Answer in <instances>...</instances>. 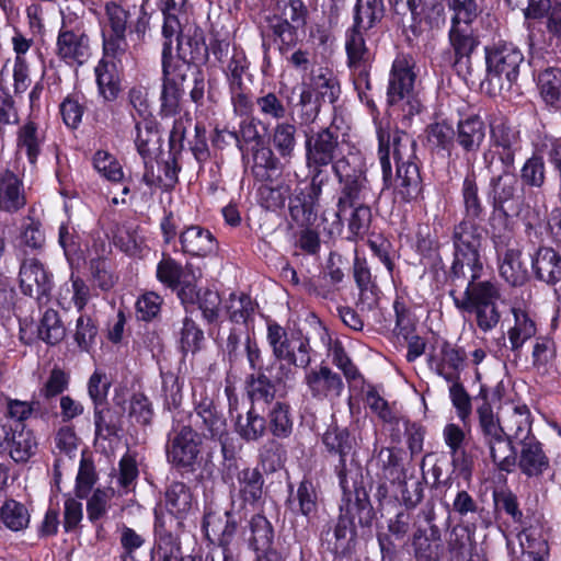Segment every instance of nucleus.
Listing matches in <instances>:
<instances>
[{
  "mask_svg": "<svg viewBox=\"0 0 561 561\" xmlns=\"http://www.w3.org/2000/svg\"><path fill=\"white\" fill-rule=\"evenodd\" d=\"M270 430L274 436L287 437L293 430V422L289 417V408L286 404L276 402L268 414Z\"/></svg>",
  "mask_w": 561,
  "mask_h": 561,
  "instance_id": "338daca9",
  "label": "nucleus"
},
{
  "mask_svg": "<svg viewBox=\"0 0 561 561\" xmlns=\"http://www.w3.org/2000/svg\"><path fill=\"white\" fill-rule=\"evenodd\" d=\"M517 538L522 557L548 556V543L536 529H524L517 535Z\"/></svg>",
  "mask_w": 561,
  "mask_h": 561,
  "instance_id": "0e129e2a",
  "label": "nucleus"
},
{
  "mask_svg": "<svg viewBox=\"0 0 561 561\" xmlns=\"http://www.w3.org/2000/svg\"><path fill=\"white\" fill-rule=\"evenodd\" d=\"M203 529L211 542L222 549L224 561H237L234 538L238 523L229 511H213L204 516Z\"/></svg>",
  "mask_w": 561,
  "mask_h": 561,
  "instance_id": "2eb2a0df",
  "label": "nucleus"
},
{
  "mask_svg": "<svg viewBox=\"0 0 561 561\" xmlns=\"http://www.w3.org/2000/svg\"><path fill=\"white\" fill-rule=\"evenodd\" d=\"M250 537L249 543L255 551H265L272 549L274 540V529L268 519L256 514L249 522Z\"/></svg>",
  "mask_w": 561,
  "mask_h": 561,
  "instance_id": "c03bdc74",
  "label": "nucleus"
},
{
  "mask_svg": "<svg viewBox=\"0 0 561 561\" xmlns=\"http://www.w3.org/2000/svg\"><path fill=\"white\" fill-rule=\"evenodd\" d=\"M135 145L141 157L151 154L159 147V134L151 121L144 118L136 123Z\"/></svg>",
  "mask_w": 561,
  "mask_h": 561,
  "instance_id": "5fc2aeb1",
  "label": "nucleus"
},
{
  "mask_svg": "<svg viewBox=\"0 0 561 561\" xmlns=\"http://www.w3.org/2000/svg\"><path fill=\"white\" fill-rule=\"evenodd\" d=\"M168 448L169 460L178 466L187 468L194 465L199 454L201 440L191 425L182 424V420L175 419Z\"/></svg>",
  "mask_w": 561,
  "mask_h": 561,
  "instance_id": "dca6fc26",
  "label": "nucleus"
},
{
  "mask_svg": "<svg viewBox=\"0 0 561 561\" xmlns=\"http://www.w3.org/2000/svg\"><path fill=\"white\" fill-rule=\"evenodd\" d=\"M477 413L479 416V426L483 436V443L506 435V432H504V424L501 425L488 402H484L477 409Z\"/></svg>",
  "mask_w": 561,
  "mask_h": 561,
  "instance_id": "6e6d98bb",
  "label": "nucleus"
},
{
  "mask_svg": "<svg viewBox=\"0 0 561 561\" xmlns=\"http://www.w3.org/2000/svg\"><path fill=\"white\" fill-rule=\"evenodd\" d=\"M465 355L461 351L449 344L443 345L439 356L431 360V367L447 382L459 380V373L462 368Z\"/></svg>",
  "mask_w": 561,
  "mask_h": 561,
  "instance_id": "c9c22d12",
  "label": "nucleus"
},
{
  "mask_svg": "<svg viewBox=\"0 0 561 561\" xmlns=\"http://www.w3.org/2000/svg\"><path fill=\"white\" fill-rule=\"evenodd\" d=\"M93 165L94 169L108 181L119 182L124 179L121 163L107 151H96L93 157Z\"/></svg>",
  "mask_w": 561,
  "mask_h": 561,
  "instance_id": "052dcab7",
  "label": "nucleus"
},
{
  "mask_svg": "<svg viewBox=\"0 0 561 561\" xmlns=\"http://www.w3.org/2000/svg\"><path fill=\"white\" fill-rule=\"evenodd\" d=\"M393 190L403 202H410L417 197L421 192V176L414 161L397 164Z\"/></svg>",
  "mask_w": 561,
  "mask_h": 561,
  "instance_id": "72a5a7b5",
  "label": "nucleus"
},
{
  "mask_svg": "<svg viewBox=\"0 0 561 561\" xmlns=\"http://www.w3.org/2000/svg\"><path fill=\"white\" fill-rule=\"evenodd\" d=\"M377 463L383 471V478L391 481H400L403 470L400 459L392 448H381L377 456Z\"/></svg>",
  "mask_w": 561,
  "mask_h": 561,
  "instance_id": "774afa93",
  "label": "nucleus"
},
{
  "mask_svg": "<svg viewBox=\"0 0 561 561\" xmlns=\"http://www.w3.org/2000/svg\"><path fill=\"white\" fill-rule=\"evenodd\" d=\"M414 60L407 55H398L392 62L387 89L388 103L398 106L405 116L421 111L422 104L414 91Z\"/></svg>",
  "mask_w": 561,
  "mask_h": 561,
  "instance_id": "0eeeda50",
  "label": "nucleus"
},
{
  "mask_svg": "<svg viewBox=\"0 0 561 561\" xmlns=\"http://www.w3.org/2000/svg\"><path fill=\"white\" fill-rule=\"evenodd\" d=\"M308 168L310 172V184L308 194L302 198H296L290 205V215L293 219L301 226L310 225L314 221L317 214L316 207L322 194V188L329 183L330 175L323 169Z\"/></svg>",
  "mask_w": 561,
  "mask_h": 561,
  "instance_id": "a211bd4d",
  "label": "nucleus"
},
{
  "mask_svg": "<svg viewBox=\"0 0 561 561\" xmlns=\"http://www.w3.org/2000/svg\"><path fill=\"white\" fill-rule=\"evenodd\" d=\"M194 497L187 485L173 482L164 494V507L176 519L186 517L194 508Z\"/></svg>",
  "mask_w": 561,
  "mask_h": 561,
  "instance_id": "e433bc0d",
  "label": "nucleus"
},
{
  "mask_svg": "<svg viewBox=\"0 0 561 561\" xmlns=\"http://www.w3.org/2000/svg\"><path fill=\"white\" fill-rule=\"evenodd\" d=\"M56 55L67 65L81 66L90 56V39L75 13L62 14Z\"/></svg>",
  "mask_w": 561,
  "mask_h": 561,
  "instance_id": "6e6552de",
  "label": "nucleus"
},
{
  "mask_svg": "<svg viewBox=\"0 0 561 561\" xmlns=\"http://www.w3.org/2000/svg\"><path fill=\"white\" fill-rule=\"evenodd\" d=\"M267 343L276 359L287 360L294 367L307 368L311 364L309 340L300 335L288 336L276 322L267 323Z\"/></svg>",
  "mask_w": 561,
  "mask_h": 561,
  "instance_id": "9d476101",
  "label": "nucleus"
},
{
  "mask_svg": "<svg viewBox=\"0 0 561 561\" xmlns=\"http://www.w3.org/2000/svg\"><path fill=\"white\" fill-rule=\"evenodd\" d=\"M520 150L519 131L504 118L494 119L490 124V145L482 154L486 170L491 174L499 170H513L515 157Z\"/></svg>",
  "mask_w": 561,
  "mask_h": 561,
  "instance_id": "423d86ee",
  "label": "nucleus"
},
{
  "mask_svg": "<svg viewBox=\"0 0 561 561\" xmlns=\"http://www.w3.org/2000/svg\"><path fill=\"white\" fill-rule=\"evenodd\" d=\"M65 335L66 328L58 312L54 309H47L38 327V336L47 344L56 345L62 341Z\"/></svg>",
  "mask_w": 561,
  "mask_h": 561,
  "instance_id": "3c124183",
  "label": "nucleus"
},
{
  "mask_svg": "<svg viewBox=\"0 0 561 561\" xmlns=\"http://www.w3.org/2000/svg\"><path fill=\"white\" fill-rule=\"evenodd\" d=\"M34 432L25 424H13L0 419V454H7L15 463H25L37 451Z\"/></svg>",
  "mask_w": 561,
  "mask_h": 561,
  "instance_id": "f8f14e48",
  "label": "nucleus"
},
{
  "mask_svg": "<svg viewBox=\"0 0 561 561\" xmlns=\"http://www.w3.org/2000/svg\"><path fill=\"white\" fill-rule=\"evenodd\" d=\"M228 318L236 323H245L254 312V304L248 295L230 294L226 305Z\"/></svg>",
  "mask_w": 561,
  "mask_h": 561,
  "instance_id": "13d9d810",
  "label": "nucleus"
},
{
  "mask_svg": "<svg viewBox=\"0 0 561 561\" xmlns=\"http://www.w3.org/2000/svg\"><path fill=\"white\" fill-rule=\"evenodd\" d=\"M264 479L256 468H243L237 471L231 489L244 503L255 504L263 496Z\"/></svg>",
  "mask_w": 561,
  "mask_h": 561,
  "instance_id": "cd10ccee",
  "label": "nucleus"
},
{
  "mask_svg": "<svg viewBox=\"0 0 561 561\" xmlns=\"http://www.w3.org/2000/svg\"><path fill=\"white\" fill-rule=\"evenodd\" d=\"M363 28L353 26L346 35L345 47L352 67H359L368 58V49L363 37Z\"/></svg>",
  "mask_w": 561,
  "mask_h": 561,
  "instance_id": "69168bd1",
  "label": "nucleus"
},
{
  "mask_svg": "<svg viewBox=\"0 0 561 561\" xmlns=\"http://www.w3.org/2000/svg\"><path fill=\"white\" fill-rule=\"evenodd\" d=\"M255 111L263 121L282 122L288 115V106L275 92H262L254 101Z\"/></svg>",
  "mask_w": 561,
  "mask_h": 561,
  "instance_id": "79ce46f5",
  "label": "nucleus"
},
{
  "mask_svg": "<svg viewBox=\"0 0 561 561\" xmlns=\"http://www.w3.org/2000/svg\"><path fill=\"white\" fill-rule=\"evenodd\" d=\"M516 466L528 478H538L548 470L549 458L542 449V444L537 439H530L519 444Z\"/></svg>",
  "mask_w": 561,
  "mask_h": 561,
  "instance_id": "b1692460",
  "label": "nucleus"
},
{
  "mask_svg": "<svg viewBox=\"0 0 561 561\" xmlns=\"http://www.w3.org/2000/svg\"><path fill=\"white\" fill-rule=\"evenodd\" d=\"M237 433L245 440H257L266 432L265 419L252 407L247 414L239 415L236 423Z\"/></svg>",
  "mask_w": 561,
  "mask_h": 561,
  "instance_id": "de8ad7c7",
  "label": "nucleus"
},
{
  "mask_svg": "<svg viewBox=\"0 0 561 561\" xmlns=\"http://www.w3.org/2000/svg\"><path fill=\"white\" fill-rule=\"evenodd\" d=\"M383 16L382 0H357L354 26L368 30Z\"/></svg>",
  "mask_w": 561,
  "mask_h": 561,
  "instance_id": "603ef678",
  "label": "nucleus"
},
{
  "mask_svg": "<svg viewBox=\"0 0 561 561\" xmlns=\"http://www.w3.org/2000/svg\"><path fill=\"white\" fill-rule=\"evenodd\" d=\"M0 519L12 531L24 530L30 524L27 508L14 500H8L0 508Z\"/></svg>",
  "mask_w": 561,
  "mask_h": 561,
  "instance_id": "09e8293b",
  "label": "nucleus"
},
{
  "mask_svg": "<svg viewBox=\"0 0 561 561\" xmlns=\"http://www.w3.org/2000/svg\"><path fill=\"white\" fill-rule=\"evenodd\" d=\"M504 432L508 438L516 440L517 445L536 438L531 431L530 412L526 405H514L504 419Z\"/></svg>",
  "mask_w": 561,
  "mask_h": 561,
  "instance_id": "7c9ffc66",
  "label": "nucleus"
},
{
  "mask_svg": "<svg viewBox=\"0 0 561 561\" xmlns=\"http://www.w3.org/2000/svg\"><path fill=\"white\" fill-rule=\"evenodd\" d=\"M536 276L547 284H556L561 279V256L552 248H539L533 257Z\"/></svg>",
  "mask_w": 561,
  "mask_h": 561,
  "instance_id": "f704fd0d",
  "label": "nucleus"
},
{
  "mask_svg": "<svg viewBox=\"0 0 561 561\" xmlns=\"http://www.w3.org/2000/svg\"><path fill=\"white\" fill-rule=\"evenodd\" d=\"M492 240L500 259V274L511 285H522L527 278V268L520 261V252L513 247V229L491 230Z\"/></svg>",
  "mask_w": 561,
  "mask_h": 561,
  "instance_id": "ddd939ff",
  "label": "nucleus"
},
{
  "mask_svg": "<svg viewBox=\"0 0 561 561\" xmlns=\"http://www.w3.org/2000/svg\"><path fill=\"white\" fill-rule=\"evenodd\" d=\"M486 81L492 94L510 92L519 76L524 55L513 43L497 42L485 47Z\"/></svg>",
  "mask_w": 561,
  "mask_h": 561,
  "instance_id": "20e7f679",
  "label": "nucleus"
},
{
  "mask_svg": "<svg viewBox=\"0 0 561 561\" xmlns=\"http://www.w3.org/2000/svg\"><path fill=\"white\" fill-rule=\"evenodd\" d=\"M512 312L515 323L508 330V340L512 351H518L529 339L535 336L537 332L536 323L528 312L519 307H513Z\"/></svg>",
  "mask_w": 561,
  "mask_h": 561,
  "instance_id": "ea45409f",
  "label": "nucleus"
},
{
  "mask_svg": "<svg viewBox=\"0 0 561 561\" xmlns=\"http://www.w3.org/2000/svg\"><path fill=\"white\" fill-rule=\"evenodd\" d=\"M187 0H156L157 8L163 15L162 34L164 43L173 44V39L178 43V48L183 50V41L181 36L180 14L185 11Z\"/></svg>",
  "mask_w": 561,
  "mask_h": 561,
  "instance_id": "393cba45",
  "label": "nucleus"
},
{
  "mask_svg": "<svg viewBox=\"0 0 561 561\" xmlns=\"http://www.w3.org/2000/svg\"><path fill=\"white\" fill-rule=\"evenodd\" d=\"M540 94L545 102L554 105L561 98V70L548 68L538 77Z\"/></svg>",
  "mask_w": 561,
  "mask_h": 561,
  "instance_id": "864d4df0",
  "label": "nucleus"
},
{
  "mask_svg": "<svg viewBox=\"0 0 561 561\" xmlns=\"http://www.w3.org/2000/svg\"><path fill=\"white\" fill-rule=\"evenodd\" d=\"M297 128L289 122H279L272 130L271 141L278 156L290 161L297 146Z\"/></svg>",
  "mask_w": 561,
  "mask_h": 561,
  "instance_id": "37998d69",
  "label": "nucleus"
},
{
  "mask_svg": "<svg viewBox=\"0 0 561 561\" xmlns=\"http://www.w3.org/2000/svg\"><path fill=\"white\" fill-rule=\"evenodd\" d=\"M439 540L440 534L436 526L431 527V536H427L424 530L417 529L412 541L415 556L426 560L434 559L437 556Z\"/></svg>",
  "mask_w": 561,
  "mask_h": 561,
  "instance_id": "4d7b16f0",
  "label": "nucleus"
},
{
  "mask_svg": "<svg viewBox=\"0 0 561 561\" xmlns=\"http://www.w3.org/2000/svg\"><path fill=\"white\" fill-rule=\"evenodd\" d=\"M355 535V525L352 518L341 515L334 526L322 534V546L335 556H346L354 547Z\"/></svg>",
  "mask_w": 561,
  "mask_h": 561,
  "instance_id": "412c9836",
  "label": "nucleus"
},
{
  "mask_svg": "<svg viewBox=\"0 0 561 561\" xmlns=\"http://www.w3.org/2000/svg\"><path fill=\"white\" fill-rule=\"evenodd\" d=\"M154 531L157 554L162 561H176L183 557L179 539L168 529L167 520L159 510H156Z\"/></svg>",
  "mask_w": 561,
  "mask_h": 561,
  "instance_id": "4c0bfd02",
  "label": "nucleus"
},
{
  "mask_svg": "<svg viewBox=\"0 0 561 561\" xmlns=\"http://www.w3.org/2000/svg\"><path fill=\"white\" fill-rule=\"evenodd\" d=\"M128 48L125 33H103L104 57L102 59L122 62L127 57Z\"/></svg>",
  "mask_w": 561,
  "mask_h": 561,
  "instance_id": "e2e57ef3",
  "label": "nucleus"
},
{
  "mask_svg": "<svg viewBox=\"0 0 561 561\" xmlns=\"http://www.w3.org/2000/svg\"><path fill=\"white\" fill-rule=\"evenodd\" d=\"M462 199L465 205L466 218L460 222L469 221L477 226L480 231L482 229L474 222L476 219H480L483 216L484 208L479 196V190L473 175L465 178L462 183Z\"/></svg>",
  "mask_w": 561,
  "mask_h": 561,
  "instance_id": "a18cd8bd",
  "label": "nucleus"
},
{
  "mask_svg": "<svg viewBox=\"0 0 561 561\" xmlns=\"http://www.w3.org/2000/svg\"><path fill=\"white\" fill-rule=\"evenodd\" d=\"M119 412L103 403L94 405L95 435L104 439L115 436L121 430Z\"/></svg>",
  "mask_w": 561,
  "mask_h": 561,
  "instance_id": "49530a36",
  "label": "nucleus"
},
{
  "mask_svg": "<svg viewBox=\"0 0 561 561\" xmlns=\"http://www.w3.org/2000/svg\"><path fill=\"white\" fill-rule=\"evenodd\" d=\"M26 204L22 181L12 171L0 174V210L16 213Z\"/></svg>",
  "mask_w": 561,
  "mask_h": 561,
  "instance_id": "c85d7f7f",
  "label": "nucleus"
},
{
  "mask_svg": "<svg viewBox=\"0 0 561 561\" xmlns=\"http://www.w3.org/2000/svg\"><path fill=\"white\" fill-rule=\"evenodd\" d=\"M332 171L342 185L335 214L336 225L341 227V214L356 203L365 201L369 194L365 159L358 150L350 149L336 158Z\"/></svg>",
  "mask_w": 561,
  "mask_h": 561,
  "instance_id": "f03ea898",
  "label": "nucleus"
},
{
  "mask_svg": "<svg viewBox=\"0 0 561 561\" xmlns=\"http://www.w3.org/2000/svg\"><path fill=\"white\" fill-rule=\"evenodd\" d=\"M318 501L319 494L316 485L312 481L305 479L298 485L296 496L291 501L293 510H296L295 505L297 504V511L301 515L311 517L318 511Z\"/></svg>",
  "mask_w": 561,
  "mask_h": 561,
  "instance_id": "8fccbe9b",
  "label": "nucleus"
},
{
  "mask_svg": "<svg viewBox=\"0 0 561 561\" xmlns=\"http://www.w3.org/2000/svg\"><path fill=\"white\" fill-rule=\"evenodd\" d=\"M99 95L105 102L115 101L122 92V75L117 62L101 59L94 68Z\"/></svg>",
  "mask_w": 561,
  "mask_h": 561,
  "instance_id": "bb28decb",
  "label": "nucleus"
},
{
  "mask_svg": "<svg viewBox=\"0 0 561 561\" xmlns=\"http://www.w3.org/2000/svg\"><path fill=\"white\" fill-rule=\"evenodd\" d=\"M379 160L385 183L391 178L390 152L396 164L412 162L415 159L416 142L411 135L398 128L378 129Z\"/></svg>",
  "mask_w": 561,
  "mask_h": 561,
  "instance_id": "9b49d317",
  "label": "nucleus"
},
{
  "mask_svg": "<svg viewBox=\"0 0 561 561\" xmlns=\"http://www.w3.org/2000/svg\"><path fill=\"white\" fill-rule=\"evenodd\" d=\"M489 448L490 458L495 467L505 472H512L516 467L517 451L508 436H502L484 443Z\"/></svg>",
  "mask_w": 561,
  "mask_h": 561,
  "instance_id": "a19ab883",
  "label": "nucleus"
},
{
  "mask_svg": "<svg viewBox=\"0 0 561 561\" xmlns=\"http://www.w3.org/2000/svg\"><path fill=\"white\" fill-rule=\"evenodd\" d=\"M20 261L19 285L21 291L39 302L48 298L51 289V276L36 257H18Z\"/></svg>",
  "mask_w": 561,
  "mask_h": 561,
  "instance_id": "f3484780",
  "label": "nucleus"
},
{
  "mask_svg": "<svg viewBox=\"0 0 561 561\" xmlns=\"http://www.w3.org/2000/svg\"><path fill=\"white\" fill-rule=\"evenodd\" d=\"M45 142V134L32 121L25 122L16 133V152L25 154L35 164Z\"/></svg>",
  "mask_w": 561,
  "mask_h": 561,
  "instance_id": "473e14b6",
  "label": "nucleus"
},
{
  "mask_svg": "<svg viewBox=\"0 0 561 561\" xmlns=\"http://www.w3.org/2000/svg\"><path fill=\"white\" fill-rule=\"evenodd\" d=\"M313 90L329 103L335 102L340 94V85L333 73L327 69H320L311 79Z\"/></svg>",
  "mask_w": 561,
  "mask_h": 561,
  "instance_id": "680f3d73",
  "label": "nucleus"
},
{
  "mask_svg": "<svg viewBox=\"0 0 561 561\" xmlns=\"http://www.w3.org/2000/svg\"><path fill=\"white\" fill-rule=\"evenodd\" d=\"M182 251L192 256H207L217 249L213 233L201 226L193 225L180 233Z\"/></svg>",
  "mask_w": 561,
  "mask_h": 561,
  "instance_id": "a878e982",
  "label": "nucleus"
},
{
  "mask_svg": "<svg viewBox=\"0 0 561 561\" xmlns=\"http://www.w3.org/2000/svg\"><path fill=\"white\" fill-rule=\"evenodd\" d=\"M179 297L185 306L197 302L203 318L208 323H213L218 320L221 310V298L217 291L210 289H205L203 291L196 290L194 285L188 282H183L179 291Z\"/></svg>",
  "mask_w": 561,
  "mask_h": 561,
  "instance_id": "4be33fe9",
  "label": "nucleus"
},
{
  "mask_svg": "<svg viewBox=\"0 0 561 561\" xmlns=\"http://www.w3.org/2000/svg\"><path fill=\"white\" fill-rule=\"evenodd\" d=\"M523 184L531 187H541L546 181V164L543 158L533 154L520 169Z\"/></svg>",
  "mask_w": 561,
  "mask_h": 561,
  "instance_id": "bf43d9fd",
  "label": "nucleus"
},
{
  "mask_svg": "<svg viewBox=\"0 0 561 561\" xmlns=\"http://www.w3.org/2000/svg\"><path fill=\"white\" fill-rule=\"evenodd\" d=\"M486 135L484 122L477 115L459 121L456 141L467 153H477Z\"/></svg>",
  "mask_w": 561,
  "mask_h": 561,
  "instance_id": "c756f323",
  "label": "nucleus"
},
{
  "mask_svg": "<svg viewBox=\"0 0 561 561\" xmlns=\"http://www.w3.org/2000/svg\"><path fill=\"white\" fill-rule=\"evenodd\" d=\"M305 383L311 397L319 401L333 402L341 396L344 388L342 378L328 366L307 370Z\"/></svg>",
  "mask_w": 561,
  "mask_h": 561,
  "instance_id": "aec40b11",
  "label": "nucleus"
},
{
  "mask_svg": "<svg viewBox=\"0 0 561 561\" xmlns=\"http://www.w3.org/2000/svg\"><path fill=\"white\" fill-rule=\"evenodd\" d=\"M305 151L307 168L332 165L341 153L339 134L330 127L305 131Z\"/></svg>",
  "mask_w": 561,
  "mask_h": 561,
  "instance_id": "4468645a",
  "label": "nucleus"
},
{
  "mask_svg": "<svg viewBox=\"0 0 561 561\" xmlns=\"http://www.w3.org/2000/svg\"><path fill=\"white\" fill-rule=\"evenodd\" d=\"M90 299V289L79 276L71 274L69 282L59 288L58 302L64 309H70L73 305L81 311Z\"/></svg>",
  "mask_w": 561,
  "mask_h": 561,
  "instance_id": "58836bf2",
  "label": "nucleus"
},
{
  "mask_svg": "<svg viewBox=\"0 0 561 561\" xmlns=\"http://www.w3.org/2000/svg\"><path fill=\"white\" fill-rule=\"evenodd\" d=\"M322 440L330 451L340 455L339 463L335 466V472L344 496H348L355 489V481L350 477L351 471L347 469L345 461V457L352 449L350 434L345 428L329 427L323 434Z\"/></svg>",
  "mask_w": 561,
  "mask_h": 561,
  "instance_id": "6ab92c4d",
  "label": "nucleus"
},
{
  "mask_svg": "<svg viewBox=\"0 0 561 561\" xmlns=\"http://www.w3.org/2000/svg\"><path fill=\"white\" fill-rule=\"evenodd\" d=\"M46 238L39 221L28 219L22 226L14 249L16 257L37 256L45 247Z\"/></svg>",
  "mask_w": 561,
  "mask_h": 561,
  "instance_id": "2f4dec72",
  "label": "nucleus"
},
{
  "mask_svg": "<svg viewBox=\"0 0 561 561\" xmlns=\"http://www.w3.org/2000/svg\"><path fill=\"white\" fill-rule=\"evenodd\" d=\"M446 3L451 12L448 41L454 51V65L468 68L479 43L472 30V23L480 14L479 5L477 0H446Z\"/></svg>",
  "mask_w": 561,
  "mask_h": 561,
  "instance_id": "7ed1b4c3",
  "label": "nucleus"
},
{
  "mask_svg": "<svg viewBox=\"0 0 561 561\" xmlns=\"http://www.w3.org/2000/svg\"><path fill=\"white\" fill-rule=\"evenodd\" d=\"M190 66L184 61L174 60L171 43H163L162 71L163 84L161 91V113L165 116L176 114L183 94V83L186 80Z\"/></svg>",
  "mask_w": 561,
  "mask_h": 561,
  "instance_id": "1a4fd4ad",
  "label": "nucleus"
},
{
  "mask_svg": "<svg viewBox=\"0 0 561 561\" xmlns=\"http://www.w3.org/2000/svg\"><path fill=\"white\" fill-rule=\"evenodd\" d=\"M494 210L490 218L491 230L512 228L511 216L524 217V198L519 194V184L512 170H499L492 174Z\"/></svg>",
  "mask_w": 561,
  "mask_h": 561,
  "instance_id": "39448f33",
  "label": "nucleus"
},
{
  "mask_svg": "<svg viewBox=\"0 0 561 561\" xmlns=\"http://www.w3.org/2000/svg\"><path fill=\"white\" fill-rule=\"evenodd\" d=\"M455 259L451 266L454 276L468 280L466 289L457 293L450 290L455 306L468 311L486 304H496L500 299L499 288L490 280H478L482 271L480 260L481 231L469 221L459 224L454 229Z\"/></svg>",
  "mask_w": 561,
  "mask_h": 561,
  "instance_id": "f257e3e1",
  "label": "nucleus"
},
{
  "mask_svg": "<svg viewBox=\"0 0 561 561\" xmlns=\"http://www.w3.org/2000/svg\"><path fill=\"white\" fill-rule=\"evenodd\" d=\"M195 401L196 421L202 434L213 439H221L226 434V420L217 412L213 401L209 398H201L197 400L196 388L193 389Z\"/></svg>",
  "mask_w": 561,
  "mask_h": 561,
  "instance_id": "5701e85b",
  "label": "nucleus"
}]
</instances>
